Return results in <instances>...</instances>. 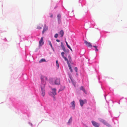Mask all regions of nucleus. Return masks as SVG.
<instances>
[{"mask_svg": "<svg viewBox=\"0 0 127 127\" xmlns=\"http://www.w3.org/2000/svg\"><path fill=\"white\" fill-rule=\"evenodd\" d=\"M79 102L80 105L81 106H82L84 104L87 103V100L86 99H84V100L81 99H80L79 100Z\"/></svg>", "mask_w": 127, "mask_h": 127, "instance_id": "1", "label": "nucleus"}, {"mask_svg": "<svg viewBox=\"0 0 127 127\" xmlns=\"http://www.w3.org/2000/svg\"><path fill=\"white\" fill-rule=\"evenodd\" d=\"M44 88V85H43V87H42V86L41 87V90L42 92L41 95H42L43 96H44L45 94Z\"/></svg>", "mask_w": 127, "mask_h": 127, "instance_id": "2", "label": "nucleus"}, {"mask_svg": "<svg viewBox=\"0 0 127 127\" xmlns=\"http://www.w3.org/2000/svg\"><path fill=\"white\" fill-rule=\"evenodd\" d=\"M43 37H41L40 40L39 41V46H41L42 45H43L44 44V42L43 40Z\"/></svg>", "mask_w": 127, "mask_h": 127, "instance_id": "3", "label": "nucleus"}, {"mask_svg": "<svg viewBox=\"0 0 127 127\" xmlns=\"http://www.w3.org/2000/svg\"><path fill=\"white\" fill-rule=\"evenodd\" d=\"M55 84L56 85H59L60 84V80L59 78H56L54 82Z\"/></svg>", "mask_w": 127, "mask_h": 127, "instance_id": "4", "label": "nucleus"}, {"mask_svg": "<svg viewBox=\"0 0 127 127\" xmlns=\"http://www.w3.org/2000/svg\"><path fill=\"white\" fill-rule=\"evenodd\" d=\"M92 123L93 125L95 127H98L99 124L94 121H92Z\"/></svg>", "mask_w": 127, "mask_h": 127, "instance_id": "5", "label": "nucleus"}, {"mask_svg": "<svg viewBox=\"0 0 127 127\" xmlns=\"http://www.w3.org/2000/svg\"><path fill=\"white\" fill-rule=\"evenodd\" d=\"M84 43L87 47H92V45L90 42H88L86 41H85Z\"/></svg>", "mask_w": 127, "mask_h": 127, "instance_id": "6", "label": "nucleus"}, {"mask_svg": "<svg viewBox=\"0 0 127 127\" xmlns=\"http://www.w3.org/2000/svg\"><path fill=\"white\" fill-rule=\"evenodd\" d=\"M48 27L46 26V24H45L42 32V33L43 34L44 32H46L48 30Z\"/></svg>", "mask_w": 127, "mask_h": 127, "instance_id": "7", "label": "nucleus"}, {"mask_svg": "<svg viewBox=\"0 0 127 127\" xmlns=\"http://www.w3.org/2000/svg\"><path fill=\"white\" fill-rule=\"evenodd\" d=\"M79 89L80 90L82 91L86 94H87V92L85 90L84 87L81 86L80 87Z\"/></svg>", "mask_w": 127, "mask_h": 127, "instance_id": "8", "label": "nucleus"}, {"mask_svg": "<svg viewBox=\"0 0 127 127\" xmlns=\"http://www.w3.org/2000/svg\"><path fill=\"white\" fill-rule=\"evenodd\" d=\"M51 89L52 91V94H53L54 95H56V89L55 88H52Z\"/></svg>", "mask_w": 127, "mask_h": 127, "instance_id": "9", "label": "nucleus"}, {"mask_svg": "<svg viewBox=\"0 0 127 127\" xmlns=\"http://www.w3.org/2000/svg\"><path fill=\"white\" fill-rule=\"evenodd\" d=\"M57 18L58 23L60 24L61 22V15L60 14L58 15Z\"/></svg>", "mask_w": 127, "mask_h": 127, "instance_id": "10", "label": "nucleus"}, {"mask_svg": "<svg viewBox=\"0 0 127 127\" xmlns=\"http://www.w3.org/2000/svg\"><path fill=\"white\" fill-rule=\"evenodd\" d=\"M71 104L72 105V106L73 107V109H74L75 106V103L74 101H73L71 102Z\"/></svg>", "mask_w": 127, "mask_h": 127, "instance_id": "11", "label": "nucleus"}, {"mask_svg": "<svg viewBox=\"0 0 127 127\" xmlns=\"http://www.w3.org/2000/svg\"><path fill=\"white\" fill-rule=\"evenodd\" d=\"M60 34L61 35V37H62L64 35V31L63 30H61L59 32Z\"/></svg>", "mask_w": 127, "mask_h": 127, "instance_id": "12", "label": "nucleus"}, {"mask_svg": "<svg viewBox=\"0 0 127 127\" xmlns=\"http://www.w3.org/2000/svg\"><path fill=\"white\" fill-rule=\"evenodd\" d=\"M41 79L42 81H43L44 80H46L47 79V77L45 76H42L41 78Z\"/></svg>", "mask_w": 127, "mask_h": 127, "instance_id": "13", "label": "nucleus"}, {"mask_svg": "<svg viewBox=\"0 0 127 127\" xmlns=\"http://www.w3.org/2000/svg\"><path fill=\"white\" fill-rule=\"evenodd\" d=\"M72 121V117H71L69 120L68 122L67 123L68 125H69L71 123Z\"/></svg>", "mask_w": 127, "mask_h": 127, "instance_id": "14", "label": "nucleus"}, {"mask_svg": "<svg viewBox=\"0 0 127 127\" xmlns=\"http://www.w3.org/2000/svg\"><path fill=\"white\" fill-rule=\"evenodd\" d=\"M65 61H66L67 62V64H69V61L67 59L66 57H64L63 58Z\"/></svg>", "mask_w": 127, "mask_h": 127, "instance_id": "15", "label": "nucleus"}, {"mask_svg": "<svg viewBox=\"0 0 127 127\" xmlns=\"http://www.w3.org/2000/svg\"><path fill=\"white\" fill-rule=\"evenodd\" d=\"M45 59H42L39 61V62L40 63H41L43 62H45Z\"/></svg>", "mask_w": 127, "mask_h": 127, "instance_id": "16", "label": "nucleus"}, {"mask_svg": "<svg viewBox=\"0 0 127 127\" xmlns=\"http://www.w3.org/2000/svg\"><path fill=\"white\" fill-rule=\"evenodd\" d=\"M68 58L69 62H70L72 61V59L70 55H69L68 56Z\"/></svg>", "mask_w": 127, "mask_h": 127, "instance_id": "17", "label": "nucleus"}, {"mask_svg": "<svg viewBox=\"0 0 127 127\" xmlns=\"http://www.w3.org/2000/svg\"><path fill=\"white\" fill-rule=\"evenodd\" d=\"M62 48L63 50L65 52H66V50L65 48V47L63 46V45L62 46Z\"/></svg>", "mask_w": 127, "mask_h": 127, "instance_id": "18", "label": "nucleus"}, {"mask_svg": "<svg viewBox=\"0 0 127 127\" xmlns=\"http://www.w3.org/2000/svg\"><path fill=\"white\" fill-rule=\"evenodd\" d=\"M58 35H59L58 33H56L54 35L55 38H57Z\"/></svg>", "mask_w": 127, "mask_h": 127, "instance_id": "19", "label": "nucleus"}, {"mask_svg": "<svg viewBox=\"0 0 127 127\" xmlns=\"http://www.w3.org/2000/svg\"><path fill=\"white\" fill-rule=\"evenodd\" d=\"M93 47H94V48H95V50H96L97 51H98V49H97V47L96 46H93Z\"/></svg>", "mask_w": 127, "mask_h": 127, "instance_id": "20", "label": "nucleus"}, {"mask_svg": "<svg viewBox=\"0 0 127 127\" xmlns=\"http://www.w3.org/2000/svg\"><path fill=\"white\" fill-rule=\"evenodd\" d=\"M103 123L105 125H106L107 126H109V124L105 121V122H104V123Z\"/></svg>", "mask_w": 127, "mask_h": 127, "instance_id": "21", "label": "nucleus"}, {"mask_svg": "<svg viewBox=\"0 0 127 127\" xmlns=\"http://www.w3.org/2000/svg\"><path fill=\"white\" fill-rule=\"evenodd\" d=\"M56 66L58 67L59 66V64L58 63V61L57 60L56 61Z\"/></svg>", "mask_w": 127, "mask_h": 127, "instance_id": "22", "label": "nucleus"}, {"mask_svg": "<svg viewBox=\"0 0 127 127\" xmlns=\"http://www.w3.org/2000/svg\"><path fill=\"white\" fill-rule=\"evenodd\" d=\"M64 52H62L61 53L62 56L63 58L65 57L64 56Z\"/></svg>", "mask_w": 127, "mask_h": 127, "instance_id": "23", "label": "nucleus"}, {"mask_svg": "<svg viewBox=\"0 0 127 127\" xmlns=\"http://www.w3.org/2000/svg\"><path fill=\"white\" fill-rule=\"evenodd\" d=\"M68 64V67H69V69H71V67L70 64V63H69V64Z\"/></svg>", "mask_w": 127, "mask_h": 127, "instance_id": "24", "label": "nucleus"}, {"mask_svg": "<svg viewBox=\"0 0 127 127\" xmlns=\"http://www.w3.org/2000/svg\"><path fill=\"white\" fill-rule=\"evenodd\" d=\"M68 64V67H69V69H71V67L70 64V63H69V64Z\"/></svg>", "mask_w": 127, "mask_h": 127, "instance_id": "25", "label": "nucleus"}, {"mask_svg": "<svg viewBox=\"0 0 127 127\" xmlns=\"http://www.w3.org/2000/svg\"><path fill=\"white\" fill-rule=\"evenodd\" d=\"M49 44L50 45V46H51V47L52 48H53V47L52 46V44H51V42L50 41H49Z\"/></svg>", "mask_w": 127, "mask_h": 127, "instance_id": "26", "label": "nucleus"}, {"mask_svg": "<svg viewBox=\"0 0 127 127\" xmlns=\"http://www.w3.org/2000/svg\"><path fill=\"white\" fill-rule=\"evenodd\" d=\"M37 29L39 30L41 29H42V27L39 26H38L37 27Z\"/></svg>", "mask_w": 127, "mask_h": 127, "instance_id": "27", "label": "nucleus"}, {"mask_svg": "<svg viewBox=\"0 0 127 127\" xmlns=\"http://www.w3.org/2000/svg\"><path fill=\"white\" fill-rule=\"evenodd\" d=\"M74 69L76 72H77V68L76 67H75L74 68Z\"/></svg>", "mask_w": 127, "mask_h": 127, "instance_id": "28", "label": "nucleus"}, {"mask_svg": "<svg viewBox=\"0 0 127 127\" xmlns=\"http://www.w3.org/2000/svg\"><path fill=\"white\" fill-rule=\"evenodd\" d=\"M101 121L103 123H104L105 122V121L103 119H101Z\"/></svg>", "mask_w": 127, "mask_h": 127, "instance_id": "29", "label": "nucleus"}, {"mask_svg": "<svg viewBox=\"0 0 127 127\" xmlns=\"http://www.w3.org/2000/svg\"><path fill=\"white\" fill-rule=\"evenodd\" d=\"M64 88H63V89H60L59 90V91H58L59 92L60 91H62L63 90V89H64Z\"/></svg>", "mask_w": 127, "mask_h": 127, "instance_id": "30", "label": "nucleus"}, {"mask_svg": "<svg viewBox=\"0 0 127 127\" xmlns=\"http://www.w3.org/2000/svg\"><path fill=\"white\" fill-rule=\"evenodd\" d=\"M66 45L67 47H68V48H69V49L70 48V47L68 45Z\"/></svg>", "mask_w": 127, "mask_h": 127, "instance_id": "31", "label": "nucleus"}, {"mask_svg": "<svg viewBox=\"0 0 127 127\" xmlns=\"http://www.w3.org/2000/svg\"><path fill=\"white\" fill-rule=\"evenodd\" d=\"M66 45L67 47H68V48H69V49L70 48V47L68 45Z\"/></svg>", "mask_w": 127, "mask_h": 127, "instance_id": "32", "label": "nucleus"}, {"mask_svg": "<svg viewBox=\"0 0 127 127\" xmlns=\"http://www.w3.org/2000/svg\"><path fill=\"white\" fill-rule=\"evenodd\" d=\"M66 45L67 47H68V48H69V49L70 48V47L68 45Z\"/></svg>", "mask_w": 127, "mask_h": 127, "instance_id": "33", "label": "nucleus"}, {"mask_svg": "<svg viewBox=\"0 0 127 127\" xmlns=\"http://www.w3.org/2000/svg\"><path fill=\"white\" fill-rule=\"evenodd\" d=\"M56 41L57 42H60V40H59V39H57L56 40Z\"/></svg>", "mask_w": 127, "mask_h": 127, "instance_id": "34", "label": "nucleus"}, {"mask_svg": "<svg viewBox=\"0 0 127 127\" xmlns=\"http://www.w3.org/2000/svg\"><path fill=\"white\" fill-rule=\"evenodd\" d=\"M53 14H51V16H50V17H53Z\"/></svg>", "mask_w": 127, "mask_h": 127, "instance_id": "35", "label": "nucleus"}, {"mask_svg": "<svg viewBox=\"0 0 127 127\" xmlns=\"http://www.w3.org/2000/svg\"><path fill=\"white\" fill-rule=\"evenodd\" d=\"M70 71L71 72H72L73 71H72V69H70Z\"/></svg>", "mask_w": 127, "mask_h": 127, "instance_id": "36", "label": "nucleus"}, {"mask_svg": "<svg viewBox=\"0 0 127 127\" xmlns=\"http://www.w3.org/2000/svg\"><path fill=\"white\" fill-rule=\"evenodd\" d=\"M73 84L74 85V86H75L76 84H75V82H73Z\"/></svg>", "mask_w": 127, "mask_h": 127, "instance_id": "37", "label": "nucleus"}, {"mask_svg": "<svg viewBox=\"0 0 127 127\" xmlns=\"http://www.w3.org/2000/svg\"><path fill=\"white\" fill-rule=\"evenodd\" d=\"M69 49L71 50V51H72V50L71 47L70 48H69Z\"/></svg>", "mask_w": 127, "mask_h": 127, "instance_id": "38", "label": "nucleus"}, {"mask_svg": "<svg viewBox=\"0 0 127 127\" xmlns=\"http://www.w3.org/2000/svg\"><path fill=\"white\" fill-rule=\"evenodd\" d=\"M65 43H66V45H68V43H67V42L66 41V42H65Z\"/></svg>", "mask_w": 127, "mask_h": 127, "instance_id": "39", "label": "nucleus"}]
</instances>
